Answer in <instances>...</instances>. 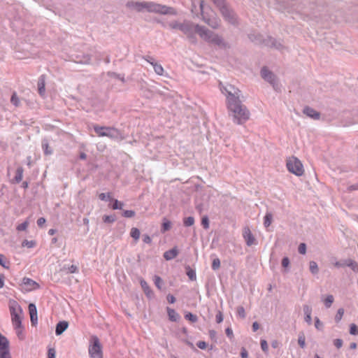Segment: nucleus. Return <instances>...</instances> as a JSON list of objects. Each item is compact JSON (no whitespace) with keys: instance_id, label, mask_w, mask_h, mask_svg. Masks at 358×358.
Listing matches in <instances>:
<instances>
[{"instance_id":"48","label":"nucleus","mask_w":358,"mask_h":358,"mask_svg":"<svg viewBox=\"0 0 358 358\" xmlns=\"http://www.w3.org/2000/svg\"><path fill=\"white\" fill-rule=\"evenodd\" d=\"M201 224L205 229H208L209 227V221L208 218L206 216L202 218Z\"/></svg>"},{"instance_id":"23","label":"nucleus","mask_w":358,"mask_h":358,"mask_svg":"<svg viewBox=\"0 0 358 358\" xmlns=\"http://www.w3.org/2000/svg\"><path fill=\"white\" fill-rule=\"evenodd\" d=\"M147 61L153 66L154 70H155V71L156 72L157 74H158L159 76L163 75V73H164V69L162 66V65H160V64H159L157 63H155V62L150 61V59H147Z\"/></svg>"},{"instance_id":"22","label":"nucleus","mask_w":358,"mask_h":358,"mask_svg":"<svg viewBox=\"0 0 358 358\" xmlns=\"http://www.w3.org/2000/svg\"><path fill=\"white\" fill-rule=\"evenodd\" d=\"M303 311H304V313L306 315V316H305L306 322H307L308 323L310 324L311 323V320H312V318H311L312 309H311V308L309 306H303Z\"/></svg>"},{"instance_id":"13","label":"nucleus","mask_w":358,"mask_h":358,"mask_svg":"<svg viewBox=\"0 0 358 358\" xmlns=\"http://www.w3.org/2000/svg\"><path fill=\"white\" fill-rule=\"evenodd\" d=\"M29 312L31 318V322L33 325L37 324L38 318H37V310L36 307L34 304L30 303L29 305Z\"/></svg>"},{"instance_id":"41","label":"nucleus","mask_w":358,"mask_h":358,"mask_svg":"<svg viewBox=\"0 0 358 358\" xmlns=\"http://www.w3.org/2000/svg\"><path fill=\"white\" fill-rule=\"evenodd\" d=\"M220 261L218 258H215L213 259V263H212V268L213 270H217L220 268Z\"/></svg>"},{"instance_id":"43","label":"nucleus","mask_w":358,"mask_h":358,"mask_svg":"<svg viewBox=\"0 0 358 358\" xmlns=\"http://www.w3.org/2000/svg\"><path fill=\"white\" fill-rule=\"evenodd\" d=\"M56 351L53 348H49L48 350V358H55Z\"/></svg>"},{"instance_id":"53","label":"nucleus","mask_w":358,"mask_h":358,"mask_svg":"<svg viewBox=\"0 0 358 358\" xmlns=\"http://www.w3.org/2000/svg\"><path fill=\"white\" fill-rule=\"evenodd\" d=\"M334 344L337 348H340L343 345V341L339 338L335 339L334 341Z\"/></svg>"},{"instance_id":"54","label":"nucleus","mask_w":358,"mask_h":358,"mask_svg":"<svg viewBox=\"0 0 358 358\" xmlns=\"http://www.w3.org/2000/svg\"><path fill=\"white\" fill-rule=\"evenodd\" d=\"M261 348L263 351L266 352L268 350V344L265 340L261 341Z\"/></svg>"},{"instance_id":"2","label":"nucleus","mask_w":358,"mask_h":358,"mask_svg":"<svg viewBox=\"0 0 358 358\" xmlns=\"http://www.w3.org/2000/svg\"><path fill=\"white\" fill-rule=\"evenodd\" d=\"M127 6L135 10L137 12L146 10L150 13H155L162 15H176V10L172 7L156 3L152 1H129Z\"/></svg>"},{"instance_id":"17","label":"nucleus","mask_w":358,"mask_h":358,"mask_svg":"<svg viewBox=\"0 0 358 358\" xmlns=\"http://www.w3.org/2000/svg\"><path fill=\"white\" fill-rule=\"evenodd\" d=\"M69 324L66 321H62L59 322L57 326L55 329V333L57 335L62 334L67 328H68Z\"/></svg>"},{"instance_id":"15","label":"nucleus","mask_w":358,"mask_h":358,"mask_svg":"<svg viewBox=\"0 0 358 358\" xmlns=\"http://www.w3.org/2000/svg\"><path fill=\"white\" fill-rule=\"evenodd\" d=\"M140 284H141V286L145 294L148 298H152L154 294H153L152 290L151 289V288L147 283V282L145 280H144L143 279H141Z\"/></svg>"},{"instance_id":"11","label":"nucleus","mask_w":358,"mask_h":358,"mask_svg":"<svg viewBox=\"0 0 358 358\" xmlns=\"http://www.w3.org/2000/svg\"><path fill=\"white\" fill-rule=\"evenodd\" d=\"M6 354H9V341L0 334V356Z\"/></svg>"},{"instance_id":"20","label":"nucleus","mask_w":358,"mask_h":358,"mask_svg":"<svg viewBox=\"0 0 358 358\" xmlns=\"http://www.w3.org/2000/svg\"><path fill=\"white\" fill-rule=\"evenodd\" d=\"M22 314H15L11 315V321L13 326H18L22 324Z\"/></svg>"},{"instance_id":"24","label":"nucleus","mask_w":358,"mask_h":358,"mask_svg":"<svg viewBox=\"0 0 358 358\" xmlns=\"http://www.w3.org/2000/svg\"><path fill=\"white\" fill-rule=\"evenodd\" d=\"M13 327L15 330L16 334H17V337L19 338V339L23 340L24 338V329H23L22 325L20 324V325H19V327L13 326Z\"/></svg>"},{"instance_id":"40","label":"nucleus","mask_w":358,"mask_h":358,"mask_svg":"<svg viewBox=\"0 0 358 358\" xmlns=\"http://www.w3.org/2000/svg\"><path fill=\"white\" fill-rule=\"evenodd\" d=\"M350 334L352 335H358V327L355 324H351L350 327Z\"/></svg>"},{"instance_id":"32","label":"nucleus","mask_w":358,"mask_h":358,"mask_svg":"<svg viewBox=\"0 0 358 358\" xmlns=\"http://www.w3.org/2000/svg\"><path fill=\"white\" fill-rule=\"evenodd\" d=\"M23 176V170L22 168H19L17 169L16 175H15V180L17 182H20L22 180Z\"/></svg>"},{"instance_id":"6","label":"nucleus","mask_w":358,"mask_h":358,"mask_svg":"<svg viewBox=\"0 0 358 358\" xmlns=\"http://www.w3.org/2000/svg\"><path fill=\"white\" fill-rule=\"evenodd\" d=\"M88 351L90 358H103L102 346L97 336L90 338Z\"/></svg>"},{"instance_id":"46","label":"nucleus","mask_w":358,"mask_h":358,"mask_svg":"<svg viewBox=\"0 0 358 358\" xmlns=\"http://www.w3.org/2000/svg\"><path fill=\"white\" fill-rule=\"evenodd\" d=\"M135 215V212L134 210H124L123 212V216L125 217H132Z\"/></svg>"},{"instance_id":"27","label":"nucleus","mask_w":358,"mask_h":358,"mask_svg":"<svg viewBox=\"0 0 358 358\" xmlns=\"http://www.w3.org/2000/svg\"><path fill=\"white\" fill-rule=\"evenodd\" d=\"M310 271L312 273L315 274L318 272V266L315 262L311 261L310 262Z\"/></svg>"},{"instance_id":"44","label":"nucleus","mask_w":358,"mask_h":358,"mask_svg":"<svg viewBox=\"0 0 358 358\" xmlns=\"http://www.w3.org/2000/svg\"><path fill=\"white\" fill-rule=\"evenodd\" d=\"M237 314L242 318L245 317V309L243 306H239L237 308Z\"/></svg>"},{"instance_id":"64","label":"nucleus","mask_w":358,"mask_h":358,"mask_svg":"<svg viewBox=\"0 0 358 358\" xmlns=\"http://www.w3.org/2000/svg\"><path fill=\"white\" fill-rule=\"evenodd\" d=\"M346 265L351 266L353 270H355L357 268V264L352 261H349V263L346 264Z\"/></svg>"},{"instance_id":"7","label":"nucleus","mask_w":358,"mask_h":358,"mask_svg":"<svg viewBox=\"0 0 358 358\" xmlns=\"http://www.w3.org/2000/svg\"><path fill=\"white\" fill-rule=\"evenodd\" d=\"M213 2L220 8L223 16L231 23H234L236 21L235 14L234 12L229 9L225 5L224 0H213Z\"/></svg>"},{"instance_id":"62","label":"nucleus","mask_w":358,"mask_h":358,"mask_svg":"<svg viewBox=\"0 0 358 358\" xmlns=\"http://www.w3.org/2000/svg\"><path fill=\"white\" fill-rule=\"evenodd\" d=\"M45 222V219L43 218V217H40L39 219H38L37 220V224L39 226V227H42Z\"/></svg>"},{"instance_id":"57","label":"nucleus","mask_w":358,"mask_h":358,"mask_svg":"<svg viewBox=\"0 0 358 358\" xmlns=\"http://www.w3.org/2000/svg\"><path fill=\"white\" fill-rule=\"evenodd\" d=\"M289 264V260L288 257H284L282 260V266L285 268H287Z\"/></svg>"},{"instance_id":"45","label":"nucleus","mask_w":358,"mask_h":358,"mask_svg":"<svg viewBox=\"0 0 358 358\" xmlns=\"http://www.w3.org/2000/svg\"><path fill=\"white\" fill-rule=\"evenodd\" d=\"M99 198L101 200V201H106L108 199H111V196H110V194L108 193V194H105V193H101L99 194Z\"/></svg>"},{"instance_id":"55","label":"nucleus","mask_w":358,"mask_h":358,"mask_svg":"<svg viewBox=\"0 0 358 358\" xmlns=\"http://www.w3.org/2000/svg\"><path fill=\"white\" fill-rule=\"evenodd\" d=\"M68 272L70 273H74L78 272V267L75 265H71L68 268Z\"/></svg>"},{"instance_id":"42","label":"nucleus","mask_w":358,"mask_h":358,"mask_svg":"<svg viewBox=\"0 0 358 358\" xmlns=\"http://www.w3.org/2000/svg\"><path fill=\"white\" fill-rule=\"evenodd\" d=\"M185 318L192 322L197 321V317L191 313H188L185 315Z\"/></svg>"},{"instance_id":"9","label":"nucleus","mask_w":358,"mask_h":358,"mask_svg":"<svg viewBox=\"0 0 358 358\" xmlns=\"http://www.w3.org/2000/svg\"><path fill=\"white\" fill-rule=\"evenodd\" d=\"M94 130L98 136H108L110 138L114 137V132H117V130L113 127H101L99 125L94 126Z\"/></svg>"},{"instance_id":"26","label":"nucleus","mask_w":358,"mask_h":358,"mask_svg":"<svg viewBox=\"0 0 358 358\" xmlns=\"http://www.w3.org/2000/svg\"><path fill=\"white\" fill-rule=\"evenodd\" d=\"M36 245V242L35 241L24 240L22 243V246L26 247L27 248H32L35 247Z\"/></svg>"},{"instance_id":"50","label":"nucleus","mask_w":358,"mask_h":358,"mask_svg":"<svg viewBox=\"0 0 358 358\" xmlns=\"http://www.w3.org/2000/svg\"><path fill=\"white\" fill-rule=\"evenodd\" d=\"M187 275H188V277L189 278L190 280H195L196 279V273L195 272L193 271V270H191L189 269L187 272Z\"/></svg>"},{"instance_id":"60","label":"nucleus","mask_w":358,"mask_h":358,"mask_svg":"<svg viewBox=\"0 0 358 358\" xmlns=\"http://www.w3.org/2000/svg\"><path fill=\"white\" fill-rule=\"evenodd\" d=\"M5 275L0 273V289L4 286Z\"/></svg>"},{"instance_id":"59","label":"nucleus","mask_w":358,"mask_h":358,"mask_svg":"<svg viewBox=\"0 0 358 358\" xmlns=\"http://www.w3.org/2000/svg\"><path fill=\"white\" fill-rule=\"evenodd\" d=\"M225 331H226L227 336L229 338H231L234 336L233 331L231 328H227Z\"/></svg>"},{"instance_id":"14","label":"nucleus","mask_w":358,"mask_h":358,"mask_svg":"<svg viewBox=\"0 0 358 358\" xmlns=\"http://www.w3.org/2000/svg\"><path fill=\"white\" fill-rule=\"evenodd\" d=\"M45 76L42 75L38 78V91L41 96H43L45 92Z\"/></svg>"},{"instance_id":"19","label":"nucleus","mask_w":358,"mask_h":358,"mask_svg":"<svg viewBox=\"0 0 358 358\" xmlns=\"http://www.w3.org/2000/svg\"><path fill=\"white\" fill-rule=\"evenodd\" d=\"M178 250L176 248H173L171 250H169L168 251H166L164 253V257L166 260H171L173 258H175L178 255Z\"/></svg>"},{"instance_id":"38","label":"nucleus","mask_w":358,"mask_h":358,"mask_svg":"<svg viewBox=\"0 0 358 358\" xmlns=\"http://www.w3.org/2000/svg\"><path fill=\"white\" fill-rule=\"evenodd\" d=\"M8 262L6 258L1 254H0V265L6 268H8Z\"/></svg>"},{"instance_id":"36","label":"nucleus","mask_w":358,"mask_h":358,"mask_svg":"<svg viewBox=\"0 0 358 358\" xmlns=\"http://www.w3.org/2000/svg\"><path fill=\"white\" fill-rule=\"evenodd\" d=\"M343 314H344L343 308H339L338 310V312H337L336 316H335V321L336 322H339L341 320V319L343 316Z\"/></svg>"},{"instance_id":"16","label":"nucleus","mask_w":358,"mask_h":358,"mask_svg":"<svg viewBox=\"0 0 358 358\" xmlns=\"http://www.w3.org/2000/svg\"><path fill=\"white\" fill-rule=\"evenodd\" d=\"M262 76L264 79L272 83L274 80V75L266 68H263L261 71Z\"/></svg>"},{"instance_id":"35","label":"nucleus","mask_w":358,"mask_h":358,"mask_svg":"<svg viewBox=\"0 0 358 358\" xmlns=\"http://www.w3.org/2000/svg\"><path fill=\"white\" fill-rule=\"evenodd\" d=\"M183 223L186 227L192 226L194 224V219L193 217H186L184 219Z\"/></svg>"},{"instance_id":"34","label":"nucleus","mask_w":358,"mask_h":358,"mask_svg":"<svg viewBox=\"0 0 358 358\" xmlns=\"http://www.w3.org/2000/svg\"><path fill=\"white\" fill-rule=\"evenodd\" d=\"M29 221L26 220L22 224L17 226L16 229L17 231H26L29 226Z\"/></svg>"},{"instance_id":"4","label":"nucleus","mask_w":358,"mask_h":358,"mask_svg":"<svg viewBox=\"0 0 358 358\" xmlns=\"http://www.w3.org/2000/svg\"><path fill=\"white\" fill-rule=\"evenodd\" d=\"M196 3L199 5L200 10L201 11V15L203 16V20L209 24L211 27L216 29L220 25L219 20L215 16L213 11L210 10V13L205 12L203 10V1L202 0H193L192 2V11L195 8Z\"/></svg>"},{"instance_id":"61","label":"nucleus","mask_w":358,"mask_h":358,"mask_svg":"<svg viewBox=\"0 0 358 358\" xmlns=\"http://www.w3.org/2000/svg\"><path fill=\"white\" fill-rule=\"evenodd\" d=\"M241 356L242 358H248V357L247 350L243 348L241 350Z\"/></svg>"},{"instance_id":"51","label":"nucleus","mask_w":358,"mask_h":358,"mask_svg":"<svg viewBox=\"0 0 358 358\" xmlns=\"http://www.w3.org/2000/svg\"><path fill=\"white\" fill-rule=\"evenodd\" d=\"M43 148L44 150V152H45V155H50L52 153V150L50 148V147H49L48 143L43 144Z\"/></svg>"},{"instance_id":"30","label":"nucleus","mask_w":358,"mask_h":358,"mask_svg":"<svg viewBox=\"0 0 358 358\" xmlns=\"http://www.w3.org/2000/svg\"><path fill=\"white\" fill-rule=\"evenodd\" d=\"M298 343L301 348H303L306 345V338L303 333H301L299 336Z\"/></svg>"},{"instance_id":"25","label":"nucleus","mask_w":358,"mask_h":358,"mask_svg":"<svg viewBox=\"0 0 358 358\" xmlns=\"http://www.w3.org/2000/svg\"><path fill=\"white\" fill-rule=\"evenodd\" d=\"M130 235L136 241L140 237V231L137 228L133 227L131 229Z\"/></svg>"},{"instance_id":"56","label":"nucleus","mask_w":358,"mask_h":358,"mask_svg":"<svg viewBox=\"0 0 358 358\" xmlns=\"http://www.w3.org/2000/svg\"><path fill=\"white\" fill-rule=\"evenodd\" d=\"M215 319L217 323H221L223 321V315L220 311L216 315Z\"/></svg>"},{"instance_id":"52","label":"nucleus","mask_w":358,"mask_h":358,"mask_svg":"<svg viewBox=\"0 0 358 358\" xmlns=\"http://www.w3.org/2000/svg\"><path fill=\"white\" fill-rule=\"evenodd\" d=\"M196 345L199 348L204 350L207 348V343L205 341H199L196 343Z\"/></svg>"},{"instance_id":"1","label":"nucleus","mask_w":358,"mask_h":358,"mask_svg":"<svg viewBox=\"0 0 358 358\" xmlns=\"http://www.w3.org/2000/svg\"><path fill=\"white\" fill-rule=\"evenodd\" d=\"M229 89L225 88V90L228 94L227 108L229 115L232 117L235 123L243 124L250 119V111L239 100L240 91L231 85H229Z\"/></svg>"},{"instance_id":"18","label":"nucleus","mask_w":358,"mask_h":358,"mask_svg":"<svg viewBox=\"0 0 358 358\" xmlns=\"http://www.w3.org/2000/svg\"><path fill=\"white\" fill-rule=\"evenodd\" d=\"M303 113L313 119H319L320 114L315 110L310 107H306L303 110Z\"/></svg>"},{"instance_id":"8","label":"nucleus","mask_w":358,"mask_h":358,"mask_svg":"<svg viewBox=\"0 0 358 358\" xmlns=\"http://www.w3.org/2000/svg\"><path fill=\"white\" fill-rule=\"evenodd\" d=\"M20 289L24 292H29L39 289L40 285L34 280L24 277L20 285Z\"/></svg>"},{"instance_id":"28","label":"nucleus","mask_w":358,"mask_h":358,"mask_svg":"<svg viewBox=\"0 0 358 358\" xmlns=\"http://www.w3.org/2000/svg\"><path fill=\"white\" fill-rule=\"evenodd\" d=\"M334 296L332 295H328L326 299L324 300V305L327 308L331 307V304L334 302Z\"/></svg>"},{"instance_id":"5","label":"nucleus","mask_w":358,"mask_h":358,"mask_svg":"<svg viewBox=\"0 0 358 358\" xmlns=\"http://www.w3.org/2000/svg\"><path fill=\"white\" fill-rule=\"evenodd\" d=\"M286 167L290 173L296 176H301L304 174V168L302 162L294 156L287 158Z\"/></svg>"},{"instance_id":"47","label":"nucleus","mask_w":358,"mask_h":358,"mask_svg":"<svg viewBox=\"0 0 358 358\" xmlns=\"http://www.w3.org/2000/svg\"><path fill=\"white\" fill-rule=\"evenodd\" d=\"M10 101L15 106H18L20 101L15 93L12 95Z\"/></svg>"},{"instance_id":"39","label":"nucleus","mask_w":358,"mask_h":358,"mask_svg":"<svg viewBox=\"0 0 358 358\" xmlns=\"http://www.w3.org/2000/svg\"><path fill=\"white\" fill-rule=\"evenodd\" d=\"M154 282L155 286L159 289H162V280L159 276L155 275L154 277Z\"/></svg>"},{"instance_id":"63","label":"nucleus","mask_w":358,"mask_h":358,"mask_svg":"<svg viewBox=\"0 0 358 358\" xmlns=\"http://www.w3.org/2000/svg\"><path fill=\"white\" fill-rule=\"evenodd\" d=\"M167 301L170 303H173L175 301H176V299L175 297L171 295V294H169L167 296Z\"/></svg>"},{"instance_id":"29","label":"nucleus","mask_w":358,"mask_h":358,"mask_svg":"<svg viewBox=\"0 0 358 358\" xmlns=\"http://www.w3.org/2000/svg\"><path fill=\"white\" fill-rule=\"evenodd\" d=\"M272 221V215L271 213H267L264 217V224L266 227H268Z\"/></svg>"},{"instance_id":"58","label":"nucleus","mask_w":358,"mask_h":358,"mask_svg":"<svg viewBox=\"0 0 358 358\" xmlns=\"http://www.w3.org/2000/svg\"><path fill=\"white\" fill-rule=\"evenodd\" d=\"M143 241L144 243H148V244L151 243V241H152L151 238L148 235H144Z\"/></svg>"},{"instance_id":"37","label":"nucleus","mask_w":358,"mask_h":358,"mask_svg":"<svg viewBox=\"0 0 358 358\" xmlns=\"http://www.w3.org/2000/svg\"><path fill=\"white\" fill-rule=\"evenodd\" d=\"M102 220L106 223H113L115 222V217L113 215H103Z\"/></svg>"},{"instance_id":"3","label":"nucleus","mask_w":358,"mask_h":358,"mask_svg":"<svg viewBox=\"0 0 358 358\" xmlns=\"http://www.w3.org/2000/svg\"><path fill=\"white\" fill-rule=\"evenodd\" d=\"M194 29L195 32H196L203 40L217 45H224L223 40L221 37L208 31L204 27L196 25L194 27Z\"/></svg>"},{"instance_id":"21","label":"nucleus","mask_w":358,"mask_h":358,"mask_svg":"<svg viewBox=\"0 0 358 358\" xmlns=\"http://www.w3.org/2000/svg\"><path fill=\"white\" fill-rule=\"evenodd\" d=\"M167 313L171 321L176 322L179 318L178 314L172 308H167Z\"/></svg>"},{"instance_id":"10","label":"nucleus","mask_w":358,"mask_h":358,"mask_svg":"<svg viewBox=\"0 0 358 358\" xmlns=\"http://www.w3.org/2000/svg\"><path fill=\"white\" fill-rule=\"evenodd\" d=\"M243 236L248 246H251L255 243V238L248 227H244L243 230Z\"/></svg>"},{"instance_id":"12","label":"nucleus","mask_w":358,"mask_h":358,"mask_svg":"<svg viewBox=\"0 0 358 358\" xmlns=\"http://www.w3.org/2000/svg\"><path fill=\"white\" fill-rule=\"evenodd\" d=\"M8 307L10 313V315L15 314H22V310L19 303L13 300L10 299L8 302Z\"/></svg>"},{"instance_id":"33","label":"nucleus","mask_w":358,"mask_h":358,"mask_svg":"<svg viewBox=\"0 0 358 358\" xmlns=\"http://www.w3.org/2000/svg\"><path fill=\"white\" fill-rule=\"evenodd\" d=\"M170 228H171V222L169 220L164 219L162 231L165 232V231L169 230Z\"/></svg>"},{"instance_id":"31","label":"nucleus","mask_w":358,"mask_h":358,"mask_svg":"<svg viewBox=\"0 0 358 358\" xmlns=\"http://www.w3.org/2000/svg\"><path fill=\"white\" fill-rule=\"evenodd\" d=\"M113 204L112 206V208L113 210L122 209V208L123 205H124L122 202L119 201L117 199H113Z\"/></svg>"},{"instance_id":"49","label":"nucleus","mask_w":358,"mask_h":358,"mask_svg":"<svg viewBox=\"0 0 358 358\" xmlns=\"http://www.w3.org/2000/svg\"><path fill=\"white\" fill-rule=\"evenodd\" d=\"M306 252V245L305 243H301L299 246V252L304 255Z\"/></svg>"}]
</instances>
